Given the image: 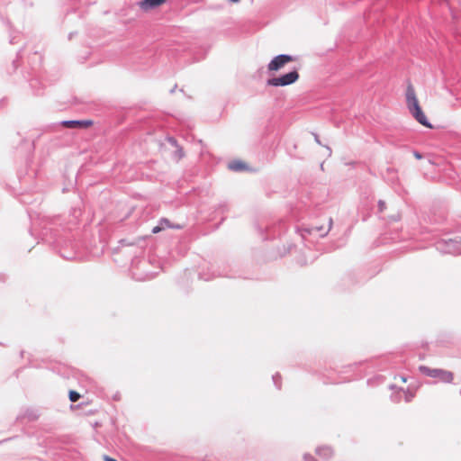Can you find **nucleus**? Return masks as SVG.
Instances as JSON below:
<instances>
[{"label": "nucleus", "instance_id": "nucleus-9", "mask_svg": "<svg viewBox=\"0 0 461 461\" xmlns=\"http://www.w3.org/2000/svg\"><path fill=\"white\" fill-rule=\"evenodd\" d=\"M68 397L72 402H76L80 399V394L76 391H69Z\"/></svg>", "mask_w": 461, "mask_h": 461}, {"label": "nucleus", "instance_id": "nucleus-12", "mask_svg": "<svg viewBox=\"0 0 461 461\" xmlns=\"http://www.w3.org/2000/svg\"><path fill=\"white\" fill-rule=\"evenodd\" d=\"M104 461H116L115 459L110 457L109 456H104Z\"/></svg>", "mask_w": 461, "mask_h": 461}, {"label": "nucleus", "instance_id": "nucleus-14", "mask_svg": "<svg viewBox=\"0 0 461 461\" xmlns=\"http://www.w3.org/2000/svg\"><path fill=\"white\" fill-rule=\"evenodd\" d=\"M414 156H415V158H421V155H420V154H419V153H415V154H414Z\"/></svg>", "mask_w": 461, "mask_h": 461}, {"label": "nucleus", "instance_id": "nucleus-13", "mask_svg": "<svg viewBox=\"0 0 461 461\" xmlns=\"http://www.w3.org/2000/svg\"><path fill=\"white\" fill-rule=\"evenodd\" d=\"M331 225H332V220L330 219L329 223H328L327 231H329L331 229Z\"/></svg>", "mask_w": 461, "mask_h": 461}, {"label": "nucleus", "instance_id": "nucleus-5", "mask_svg": "<svg viewBox=\"0 0 461 461\" xmlns=\"http://www.w3.org/2000/svg\"><path fill=\"white\" fill-rule=\"evenodd\" d=\"M61 125L65 128L68 129H87L93 125V121L91 120H82V121H63Z\"/></svg>", "mask_w": 461, "mask_h": 461}, {"label": "nucleus", "instance_id": "nucleus-7", "mask_svg": "<svg viewBox=\"0 0 461 461\" xmlns=\"http://www.w3.org/2000/svg\"><path fill=\"white\" fill-rule=\"evenodd\" d=\"M229 168L233 171H243L248 168V166L240 160L232 161L229 164Z\"/></svg>", "mask_w": 461, "mask_h": 461}, {"label": "nucleus", "instance_id": "nucleus-2", "mask_svg": "<svg viewBox=\"0 0 461 461\" xmlns=\"http://www.w3.org/2000/svg\"><path fill=\"white\" fill-rule=\"evenodd\" d=\"M419 370L423 375L429 377L438 378L442 383L451 384L454 380V374L448 370L440 368H430L426 366H420L419 367Z\"/></svg>", "mask_w": 461, "mask_h": 461}, {"label": "nucleus", "instance_id": "nucleus-11", "mask_svg": "<svg viewBox=\"0 0 461 461\" xmlns=\"http://www.w3.org/2000/svg\"><path fill=\"white\" fill-rule=\"evenodd\" d=\"M165 230V226H162L161 225V222H159V225L158 226H155L152 230V232L153 233H158L160 232L161 230Z\"/></svg>", "mask_w": 461, "mask_h": 461}, {"label": "nucleus", "instance_id": "nucleus-3", "mask_svg": "<svg viewBox=\"0 0 461 461\" xmlns=\"http://www.w3.org/2000/svg\"><path fill=\"white\" fill-rule=\"evenodd\" d=\"M298 78H299L298 72L294 70V71H291V72H289L285 75H283L281 77L268 79L267 85L273 86H288V85H291V84L296 82L298 80Z\"/></svg>", "mask_w": 461, "mask_h": 461}, {"label": "nucleus", "instance_id": "nucleus-8", "mask_svg": "<svg viewBox=\"0 0 461 461\" xmlns=\"http://www.w3.org/2000/svg\"><path fill=\"white\" fill-rule=\"evenodd\" d=\"M317 454L321 459H326L331 457L332 451L329 447H321L318 449Z\"/></svg>", "mask_w": 461, "mask_h": 461}, {"label": "nucleus", "instance_id": "nucleus-4", "mask_svg": "<svg viewBox=\"0 0 461 461\" xmlns=\"http://www.w3.org/2000/svg\"><path fill=\"white\" fill-rule=\"evenodd\" d=\"M294 61V58L290 55H278L275 57L267 66L269 71H278L285 67V64Z\"/></svg>", "mask_w": 461, "mask_h": 461}, {"label": "nucleus", "instance_id": "nucleus-6", "mask_svg": "<svg viewBox=\"0 0 461 461\" xmlns=\"http://www.w3.org/2000/svg\"><path fill=\"white\" fill-rule=\"evenodd\" d=\"M163 2H139L140 10L143 13H149L158 8Z\"/></svg>", "mask_w": 461, "mask_h": 461}, {"label": "nucleus", "instance_id": "nucleus-1", "mask_svg": "<svg viewBox=\"0 0 461 461\" xmlns=\"http://www.w3.org/2000/svg\"><path fill=\"white\" fill-rule=\"evenodd\" d=\"M405 99L408 110L411 116L421 125L431 129L432 125L423 112L415 88L411 84H409L406 87Z\"/></svg>", "mask_w": 461, "mask_h": 461}, {"label": "nucleus", "instance_id": "nucleus-10", "mask_svg": "<svg viewBox=\"0 0 461 461\" xmlns=\"http://www.w3.org/2000/svg\"><path fill=\"white\" fill-rule=\"evenodd\" d=\"M160 222H161L162 226H165V229H167V228L180 229L181 228V226H179V225H171L169 221L167 219L161 220Z\"/></svg>", "mask_w": 461, "mask_h": 461}]
</instances>
